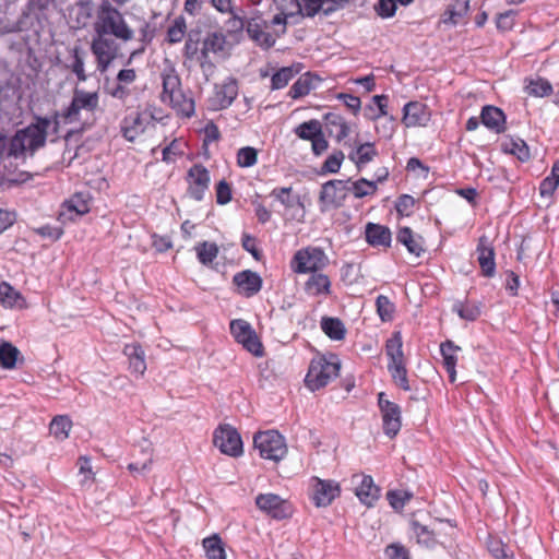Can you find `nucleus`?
Masks as SVG:
<instances>
[{"label": "nucleus", "instance_id": "f257e3e1", "mask_svg": "<svg viewBox=\"0 0 559 559\" xmlns=\"http://www.w3.org/2000/svg\"><path fill=\"white\" fill-rule=\"evenodd\" d=\"M50 123L49 118L37 117L36 122L16 131L10 140L0 134V162L5 157L24 158L26 153L33 155L45 145Z\"/></svg>", "mask_w": 559, "mask_h": 559}, {"label": "nucleus", "instance_id": "f03ea898", "mask_svg": "<svg viewBox=\"0 0 559 559\" xmlns=\"http://www.w3.org/2000/svg\"><path fill=\"white\" fill-rule=\"evenodd\" d=\"M98 106V94L96 92H85L75 88L71 104L62 110L57 112L55 118L50 120V127L53 126V131H58L60 123H74L82 121V112L91 114Z\"/></svg>", "mask_w": 559, "mask_h": 559}, {"label": "nucleus", "instance_id": "7ed1b4c3", "mask_svg": "<svg viewBox=\"0 0 559 559\" xmlns=\"http://www.w3.org/2000/svg\"><path fill=\"white\" fill-rule=\"evenodd\" d=\"M340 361L335 356L326 358L324 356L316 357L309 365L305 383L311 391L320 390L335 379L340 372Z\"/></svg>", "mask_w": 559, "mask_h": 559}, {"label": "nucleus", "instance_id": "20e7f679", "mask_svg": "<svg viewBox=\"0 0 559 559\" xmlns=\"http://www.w3.org/2000/svg\"><path fill=\"white\" fill-rule=\"evenodd\" d=\"M402 347L403 341L401 333H393L385 344V354L390 359L388 369L394 383L404 391H409L411 386L408 383L406 364Z\"/></svg>", "mask_w": 559, "mask_h": 559}, {"label": "nucleus", "instance_id": "39448f33", "mask_svg": "<svg viewBox=\"0 0 559 559\" xmlns=\"http://www.w3.org/2000/svg\"><path fill=\"white\" fill-rule=\"evenodd\" d=\"M329 264V257L320 247L308 246L294 253L290 267L295 273H317Z\"/></svg>", "mask_w": 559, "mask_h": 559}, {"label": "nucleus", "instance_id": "423d86ee", "mask_svg": "<svg viewBox=\"0 0 559 559\" xmlns=\"http://www.w3.org/2000/svg\"><path fill=\"white\" fill-rule=\"evenodd\" d=\"M253 443L261 457L265 460L280 462L287 454L285 438L276 430H267L255 433Z\"/></svg>", "mask_w": 559, "mask_h": 559}, {"label": "nucleus", "instance_id": "0eeeda50", "mask_svg": "<svg viewBox=\"0 0 559 559\" xmlns=\"http://www.w3.org/2000/svg\"><path fill=\"white\" fill-rule=\"evenodd\" d=\"M230 333L235 340L252 355H263V346L251 324L242 319H235L229 324Z\"/></svg>", "mask_w": 559, "mask_h": 559}, {"label": "nucleus", "instance_id": "6e6552de", "mask_svg": "<svg viewBox=\"0 0 559 559\" xmlns=\"http://www.w3.org/2000/svg\"><path fill=\"white\" fill-rule=\"evenodd\" d=\"M216 448L224 454L239 456L242 454V441L237 430L229 426H219L213 437Z\"/></svg>", "mask_w": 559, "mask_h": 559}, {"label": "nucleus", "instance_id": "1a4fd4ad", "mask_svg": "<svg viewBox=\"0 0 559 559\" xmlns=\"http://www.w3.org/2000/svg\"><path fill=\"white\" fill-rule=\"evenodd\" d=\"M255 504L275 520L287 519L293 513L290 503L275 493H260L255 498Z\"/></svg>", "mask_w": 559, "mask_h": 559}, {"label": "nucleus", "instance_id": "9d476101", "mask_svg": "<svg viewBox=\"0 0 559 559\" xmlns=\"http://www.w3.org/2000/svg\"><path fill=\"white\" fill-rule=\"evenodd\" d=\"M378 404L382 414L383 431L388 437L393 438L401 429V408L386 400L383 392L378 395Z\"/></svg>", "mask_w": 559, "mask_h": 559}, {"label": "nucleus", "instance_id": "9b49d317", "mask_svg": "<svg viewBox=\"0 0 559 559\" xmlns=\"http://www.w3.org/2000/svg\"><path fill=\"white\" fill-rule=\"evenodd\" d=\"M349 180H330L325 182L320 192L319 200L324 207H340L343 205L349 191Z\"/></svg>", "mask_w": 559, "mask_h": 559}, {"label": "nucleus", "instance_id": "f8f14e48", "mask_svg": "<svg viewBox=\"0 0 559 559\" xmlns=\"http://www.w3.org/2000/svg\"><path fill=\"white\" fill-rule=\"evenodd\" d=\"M312 481V500L316 507H328L340 496L341 488L338 483L332 479H320L313 477Z\"/></svg>", "mask_w": 559, "mask_h": 559}, {"label": "nucleus", "instance_id": "ddd939ff", "mask_svg": "<svg viewBox=\"0 0 559 559\" xmlns=\"http://www.w3.org/2000/svg\"><path fill=\"white\" fill-rule=\"evenodd\" d=\"M188 182H189L188 192H189L190 197L197 201H201L204 197L205 191L209 189V185H210L209 170L201 164L193 165L188 170Z\"/></svg>", "mask_w": 559, "mask_h": 559}, {"label": "nucleus", "instance_id": "4468645a", "mask_svg": "<svg viewBox=\"0 0 559 559\" xmlns=\"http://www.w3.org/2000/svg\"><path fill=\"white\" fill-rule=\"evenodd\" d=\"M267 23L260 15L254 13L246 20V31L249 37L258 45L264 48H271L275 44V38L266 32Z\"/></svg>", "mask_w": 559, "mask_h": 559}, {"label": "nucleus", "instance_id": "2eb2a0df", "mask_svg": "<svg viewBox=\"0 0 559 559\" xmlns=\"http://www.w3.org/2000/svg\"><path fill=\"white\" fill-rule=\"evenodd\" d=\"M430 120L428 107L420 102H409L403 108L402 122L407 128L424 127Z\"/></svg>", "mask_w": 559, "mask_h": 559}, {"label": "nucleus", "instance_id": "dca6fc26", "mask_svg": "<svg viewBox=\"0 0 559 559\" xmlns=\"http://www.w3.org/2000/svg\"><path fill=\"white\" fill-rule=\"evenodd\" d=\"M233 283L237 286L239 294L248 298L258 294L262 288L261 276L251 270L236 273Z\"/></svg>", "mask_w": 559, "mask_h": 559}, {"label": "nucleus", "instance_id": "f3484780", "mask_svg": "<svg viewBox=\"0 0 559 559\" xmlns=\"http://www.w3.org/2000/svg\"><path fill=\"white\" fill-rule=\"evenodd\" d=\"M353 483L356 484L355 493L364 504L371 507L378 500L379 488L374 485L371 476L355 475Z\"/></svg>", "mask_w": 559, "mask_h": 559}, {"label": "nucleus", "instance_id": "a211bd4d", "mask_svg": "<svg viewBox=\"0 0 559 559\" xmlns=\"http://www.w3.org/2000/svg\"><path fill=\"white\" fill-rule=\"evenodd\" d=\"M477 261L481 269V273L486 277H492L496 272L495 250L490 246L487 237L479 238L477 245Z\"/></svg>", "mask_w": 559, "mask_h": 559}, {"label": "nucleus", "instance_id": "6ab92c4d", "mask_svg": "<svg viewBox=\"0 0 559 559\" xmlns=\"http://www.w3.org/2000/svg\"><path fill=\"white\" fill-rule=\"evenodd\" d=\"M92 206V199L88 193L79 192L64 201L62 204V211L60 212V218L66 217L70 214L69 218L73 219V213L75 216H81L90 212Z\"/></svg>", "mask_w": 559, "mask_h": 559}, {"label": "nucleus", "instance_id": "aec40b11", "mask_svg": "<svg viewBox=\"0 0 559 559\" xmlns=\"http://www.w3.org/2000/svg\"><path fill=\"white\" fill-rule=\"evenodd\" d=\"M108 33L124 41L131 39L133 36V31L127 25L121 13L107 5V34Z\"/></svg>", "mask_w": 559, "mask_h": 559}, {"label": "nucleus", "instance_id": "412c9836", "mask_svg": "<svg viewBox=\"0 0 559 559\" xmlns=\"http://www.w3.org/2000/svg\"><path fill=\"white\" fill-rule=\"evenodd\" d=\"M480 119L481 123L486 128L497 134L502 133L506 130V115L500 108L496 106H484L481 108Z\"/></svg>", "mask_w": 559, "mask_h": 559}, {"label": "nucleus", "instance_id": "4be33fe9", "mask_svg": "<svg viewBox=\"0 0 559 559\" xmlns=\"http://www.w3.org/2000/svg\"><path fill=\"white\" fill-rule=\"evenodd\" d=\"M326 131L336 142L344 141L350 133V127L344 117L336 112H328L323 117Z\"/></svg>", "mask_w": 559, "mask_h": 559}, {"label": "nucleus", "instance_id": "5701e85b", "mask_svg": "<svg viewBox=\"0 0 559 559\" xmlns=\"http://www.w3.org/2000/svg\"><path fill=\"white\" fill-rule=\"evenodd\" d=\"M129 361V369L136 376H142L146 370L145 354L141 345L128 344L123 349Z\"/></svg>", "mask_w": 559, "mask_h": 559}, {"label": "nucleus", "instance_id": "b1692460", "mask_svg": "<svg viewBox=\"0 0 559 559\" xmlns=\"http://www.w3.org/2000/svg\"><path fill=\"white\" fill-rule=\"evenodd\" d=\"M392 239L391 230L379 224L368 223L366 226V240L373 247H390Z\"/></svg>", "mask_w": 559, "mask_h": 559}, {"label": "nucleus", "instance_id": "393cba45", "mask_svg": "<svg viewBox=\"0 0 559 559\" xmlns=\"http://www.w3.org/2000/svg\"><path fill=\"white\" fill-rule=\"evenodd\" d=\"M136 79L134 69H122L116 76V84L107 93L118 99H124L130 91L127 85L132 84Z\"/></svg>", "mask_w": 559, "mask_h": 559}, {"label": "nucleus", "instance_id": "a878e982", "mask_svg": "<svg viewBox=\"0 0 559 559\" xmlns=\"http://www.w3.org/2000/svg\"><path fill=\"white\" fill-rule=\"evenodd\" d=\"M166 103L183 117L190 118L194 115V100L187 96L182 88L167 96Z\"/></svg>", "mask_w": 559, "mask_h": 559}, {"label": "nucleus", "instance_id": "bb28decb", "mask_svg": "<svg viewBox=\"0 0 559 559\" xmlns=\"http://www.w3.org/2000/svg\"><path fill=\"white\" fill-rule=\"evenodd\" d=\"M166 103L183 117L190 118L194 115V100L187 96L182 88L167 96Z\"/></svg>", "mask_w": 559, "mask_h": 559}, {"label": "nucleus", "instance_id": "cd10ccee", "mask_svg": "<svg viewBox=\"0 0 559 559\" xmlns=\"http://www.w3.org/2000/svg\"><path fill=\"white\" fill-rule=\"evenodd\" d=\"M105 13V2L99 5V20L96 23L97 39H94L92 44V50L97 57L98 69L100 72L105 71V40L103 36L105 34V19L102 14Z\"/></svg>", "mask_w": 559, "mask_h": 559}, {"label": "nucleus", "instance_id": "c85d7f7f", "mask_svg": "<svg viewBox=\"0 0 559 559\" xmlns=\"http://www.w3.org/2000/svg\"><path fill=\"white\" fill-rule=\"evenodd\" d=\"M320 78L317 75L307 72L298 78V80L292 85L288 95L294 98H300L310 93L311 90H314L320 83Z\"/></svg>", "mask_w": 559, "mask_h": 559}, {"label": "nucleus", "instance_id": "c756f323", "mask_svg": "<svg viewBox=\"0 0 559 559\" xmlns=\"http://www.w3.org/2000/svg\"><path fill=\"white\" fill-rule=\"evenodd\" d=\"M238 95V83L236 79L228 78L216 91V99L221 109L229 107Z\"/></svg>", "mask_w": 559, "mask_h": 559}, {"label": "nucleus", "instance_id": "7c9ffc66", "mask_svg": "<svg viewBox=\"0 0 559 559\" xmlns=\"http://www.w3.org/2000/svg\"><path fill=\"white\" fill-rule=\"evenodd\" d=\"M305 290L312 296L330 295L331 281L328 275L317 272L305 283Z\"/></svg>", "mask_w": 559, "mask_h": 559}, {"label": "nucleus", "instance_id": "2f4dec72", "mask_svg": "<svg viewBox=\"0 0 559 559\" xmlns=\"http://www.w3.org/2000/svg\"><path fill=\"white\" fill-rule=\"evenodd\" d=\"M143 118L140 112L126 117L121 123V133L123 138L133 142L142 132H144Z\"/></svg>", "mask_w": 559, "mask_h": 559}, {"label": "nucleus", "instance_id": "473e14b6", "mask_svg": "<svg viewBox=\"0 0 559 559\" xmlns=\"http://www.w3.org/2000/svg\"><path fill=\"white\" fill-rule=\"evenodd\" d=\"M396 239L407 248L409 253L416 257H419L424 251L421 236L414 235L409 227H402L397 233Z\"/></svg>", "mask_w": 559, "mask_h": 559}, {"label": "nucleus", "instance_id": "72a5a7b5", "mask_svg": "<svg viewBox=\"0 0 559 559\" xmlns=\"http://www.w3.org/2000/svg\"><path fill=\"white\" fill-rule=\"evenodd\" d=\"M162 81L163 92L160 98L163 103H166L167 96L181 88V79L176 69L173 66H169L163 70Z\"/></svg>", "mask_w": 559, "mask_h": 559}, {"label": "nucleus", "instance_id": "f704fd0d", "mask_svg": "<svg viewBox=\"0 0 559 559\" xmlns=\"http://www.w3.org/2000/svg\"><path fill=\"white\" fill-rule=\"evenodd\" d=\"M461 348L459 346L454 345V343L452 341H447V342L442 343L440 346L441 355L443 357V366L449 373V378H450L451 382L455 381V377H456L455 366H456V361H457L455 352H457Z\"/></svg>", "mask_w": 559, "mask_h": 559}, {"label": "nucleus", "instance_id": "c9c22d12", "mask_svg": "<svg viewBox=\"0 0 559 559\" xmlns=\"http://www.w3.org/2000/svg\"><path fill=\"white\" fill-rule=\"evenodd\" d=\"M501 147L504 153L515 155L521 162H526L531 158L527 144L520 138L504 140Z\"/></svg>", "mask_w": 559, "mask_h": 559}, {"label": "nucleus", "instance_id": "e433bc0d", "mask_svg": "<svg viewBox=\"0 0 559 559\" xmlns=\"http://www.w3.org/2000/svg\"><path fill=\"white\" fill-rule=\"evenodd\" d=\"M378 155V151L373 143L366 142L360 144L349 155V159L353 160L358 168L370 163Z\"/></svg>", "mask_w": 559, "mask_h": 559}, {"label": "nucleus", "instance_id": "4c0bfd02", "mask_svg": "<svg viewBox=\"0 0 559 559\" xmlns=\"http://www.w3.org/2000/svg\"><path fill=\"white\" fill-rule=\"evenodd\" d=\"M0 304L4 307L22 308L25 305V300L22 295L15 290L11 285L5 282L0 283Z\"/></svg>", "mask_w": 559, "mask_h": 559}, {"label": "nucleus", "instance_id": "58836bf2", "mask_svg": "<svg viewBox=\"0 0 559 559\" xmlns=\"http://www.w3.org/2000/svg\"><path fill=\"white\" fill-rule=\"evenodd\" d=\"M388 96L386 95H376L372 97V102L369 105H366L364 108V115L368 120H377L380 117L386 116L388 111Z\"/></svg>", "mask_w": 559, "mask_h": 559}, {"label": "nucleus", "instance_id": "ea45409f", "mask_svg": "<svg viewBox=\"0 0 559 559\" xmlns=\"http://www.w3.org/2000/svg\"><path fill=\"white\" fill-rule=\"evenodd\" d=\"M321 329L331 340L341 341L345 337L346 329L337 318L323 317Z\"/></svg>", "mask_w": 559, "mask_h": 559}, {"label": "nucleus", "instance_id": "a19ab883", "mask_svg": "<svg viewBox=\"0 0 559 559\" xmlns=\"http://www.w3.org/2000/svg\"><path fill=\"white\" fill-rule=\"evenodd\" d=\"M226 37L224 34L214 32L207 34L202 45V58L206 59L210 52L217 53L224 50Z\"/></svg>", "mask_w": 559, "mask_h": 559}, {"label": "nucleus", "instance_id": "79ce46f5", "mask_svg": "<svg viewBox=\"0 0 559 559\" xmlns=\"http://www.w3.org/2000/svg\"><path fill=\"white\" fill-rule=\"evenodd\" d=\"M72 428V421L71 419L66 415H58L53 417V419L50 423V433L57 439V440H66L69 437V432Z\"/></svg>", "mask_w": 559, "mask_h": 559}, {"label": "nucleus", "instance_id": "37998d69", "mask_svg": "<svg viewBox=\"0 0 559 559\" xmlns=\"http://www.w3.org/2000/svg\"><path fill=\"white\" fill-rule=\"evenodd\" d=\"M203 547L207 559H226L221 537L216 534L203 539Z\"/></svg>", "mask_w": 559, "mask_h": 559}, {"label": "nucleus", "instance_id": "c03bdc74", "mask_svg": "<svg viewBox=\"0 0 559 559\" xmlns=\"http://www.w3.org/2000/svg\"><path fill=\"white\" fill-rule=\"evenodd\" d=\"M20 350L9 342H3L0 348V367L3 369H13L20 357Z\"/></svg>", "mask_w": 559, "mask_h": 559}, {"label": "nucleus", "instance_id": "a18cd8bd", "mask_svg": "<svg viewBox=\"0 0 559 559\" xmlns=\"http://www.w3.org/2000/svg\"><path fill=\"white\" fill-rule=\"evenodd\" d=\"M481 305L476 302H461L457 301L453 305V311L459 314L461 319L467 321H475L481 313Z\"/></svg>", "mask_w": 559, "mask_h": 559}, {"label": "nucleus", "instance_id": "49530a36", "mask_svg": "<svg viewBox=\"0 0 559 559\" xmlns=\"http://www.w3.org/2000/svg\"><path fill=\"white\" fill-rule=\"evenodd\" d=\"M195 251L199 261L207 265L217 258L219 249L215 242L203 241L195 246Z\"/></svg>", "mask_w": 559, "mask_h": 559}, {"label": "nucleus", "instance_id": "de8ad7c7", "mask_svg": "<svg viewBox=\"0 0 559 559\" xmlns=\"http://www.w3.org/2000/svg\"><path fill=\"white\" fill-rule=\"evenodd\" d=\"M411 525L418 544L428 548L435 546V533L428 526L420 524L418 521H412Z\"/></svg>", "mask_w": 559, "mask_h": 559}, {"label": "nucleus", "instance_id": "09e8293b", "mask_svg": "<svg viewBox=\"0 0 559 559\" xmlns=\"http://www.w3.org/2000/svg\"><path fill=\"white\" fill-rule=\"evenodd\" d=\"M322 130L321 122L317 119L302 122L295 129V134L302 140L314 138Z\"/></svg>", "mask_w": 559, "mask_h": 559}, {"label": "nucleus", "instance_id": "8fccbe9b", "mask_svg": "<svg viewBox=\"0 0 559 559\" xmlns=\"http://www.w3.org/2000/svg\"><path fill=\"white\" fill-rule=\"evenodd\" d=\"M298 73L293 67H284L275 72L271 79L272 90H281Z\"/></svg>", "mask_w": 559, "mask_h": 559}, {"label": "nucleus", "instance_id": "3c124183", "mask_svg": "<svg viewBox=\"0 0 559 559\" xmlns=\"http://www.w3.org/2000/svg\"><path fill=\"white\" fill-rule=\"evenodd\" d=\"M349 191L358 199L372 195L377 191V182L360 178L349 186Z\"/></svg>", "mask_w": 559, "mask_h": 559}, {"label": "nucleus", "instance_id": "603ef678", "mask_svg": "<svg viewBox=\"0 0 559 559\" xmlns=\"http://www.w3.org/2000/svg\"><path fill=\"white\" fill-rule=\"evenodd\" d=\"M187 29L186 20L183 16H178L175 19L174 23L169 26L167 31V39L170 44H177L182 40L185 37Z\"/></svg>", "mask_w": 559, "mask_h": 559}, {"label": "nucleus", "instance_id": "864d4df0", "mask_svg": "<svg viewBox=\"0 0 559 559\" xmlns=\"http://www.w3.org/2000/svg\"><path fill=\"white\" fill-rule=\"evenodd\" d=\"M377 312L384 322L391 321L395 311L394 304L384 295H380L376 300Z\"/></svg>", "mask_w": 559, "mask_h": 559}, {"label": "nucleus", "instance_id": "5fc2aeb1", "mask_svg": "<svg viewBox=\"0 0 559 559\" xmlns=\"http://www.w3.org/2000/svg\"><path fill=\"white\" fill-rule=\"evenodd\" d=\"M257 160L258 151L254 147L245 146L237 152V165L241 168L252 167Z\"/></svg>", "mask_w": 559, "mask_h": 559}, {"label": "nucleus", "instance_id": "6e6d98bb", "mask_svg": "<svg viewBox=\"0 0 559 559\" xmlns=\"http://www.w3.org/2000/svg\"><path fill=\"white\" fill-rule=\"evenodd\" d=\"M527 93L537 97L548 96L552 93L551 84L545 79L532 80L526 85Z\"/></svg>", "mask_w": 559, "mask_h": 559}, {"label": "nucleus", "instance_id": "4d7b16f0", "mask_svg": "<svg viewBox=\"0 0 559 559\" xmlns=\"http://www.w3.org/2000/svg\"><path fill=\"white\" fill-rule=\"evenodd\" d=\"M469 8V1H456L452 8L448 9L445 14L449 15L448 19H444V22L450 21L452 24L460 23L461 19L466 14Z\"/></svg>", "mask_w": 559, "mask_h": 559}, {"label": "nucleus", "instance_id": "13d9d810", "mask_svg": "<svg viewBox=\"0 0 559 559\" xmlns=\"http://www.w3.org/2000/svg\"><path fill=\"white\" fill-rule=\"evenodd\" d=\"M386 498L394 510H402L413 498V493L406 490H393L386 493Z\"/></svg>", "mask_w": 559, "mask_h": 559}, {"label": "nucleus", "instance_id": "bf43d9fd", "mask_svg": "<svg viewBox=\"0 0 559 559\" xmlns=\"http://www.w3.org/2000/svg\"><path fill=\"white\" fill-rule=\"evenodd\" d=\"M301 2V12L307 16L316 15L320 10H323L325 13L334 10L332 5L328 8H323L325 1L324 0H299Z\"/></svg>", "mask_w": 559, "mask_h": 559}, {"label": "nucleus", "instance_id": "052dcab7", "mask_svg": "<svg viewBox=\"0 0 559 559\" xmlns=\"http://www.w3.org/2000/svg\"><path fill=\"white\" fill-rule=\"evenodd\" d=\"M271 197L280 201L285 207L290 209L298 202V197L292 195V187L275 188L271 192Z\"/></svg>", "mask_w": 559, "mask_h": 559}, {"label": "nucleus", "instance_id": "680f3d73", "mask_svg": "<svg viewBox=\"0 0 559 559\" xmlns=\"http://www.w3.org/2000/svg\"><path fill=\"white\" fill-rule=\"evenodd\" d=\"M182 143L178 140H173L162 151L163 160L166 163H173L177 157L183 155Z\"/></svg>", "mask_w": 559, "mask_h": 559}, {"label": "nucleus", "instance_id": "e2e57ef3", "mask_svg": "<svg viewBox=\"0 0 559 559\" xmlns=\"http://www.w3.org/2000/svg\"><path fill=\"white\" fill-rule=\"evenodd\" d=\"M277 10L284 15H295L301 12L299 0H273Z\"/></svg>", "mask_w": 559, "mask_h": 559}, {"label": "nucleus", "instance_id": "0e129e2a", "mask_svg": "<svg viewBox=\"0 0 559 559\" xmlns=\"http://www.w3.org/2000/svg\"><path fill=\"white\" fill-rule=\"evenodd\" d=\"M344 157L345 156L342 151H335L325 159L322 166V170L330 174L337 173L341 168Z\"/></svg>", "mask_w": 559, "mask_h": 559}, {"label": "nucleus", "instance_id": "69168bd1", "mask_svg": "<svg viewBox=\"0 0 559 559\" xmlns=\"http://www.w3.org/2000/svg\"><path fill=\"white\" fill-rule=\"evenodd\" d=\"M68 68H70L71 71L76 74L79 81H85L86 80V75H85V71H84L83 58H82V56L80 53V50L78 48L73 49L72 61L68 66Z\"/></svg>", "mask_w": 559, "mask_h": 559}, {"label": "nucleus", "instance_id": "338daca9", "mask_svg": "<svg viewBox=\"0 0 559 559\" xmlns=\"http://www.w3.org/2000/svg\"><path fill=\"white\" fill-rule=\"evenodd\" d=\"M415 203V199L412 195L402 194L396 201L395 209L399 214L409 216L413 213Z\"/></svg>", "mask_w": 559, "mask_h": 559}, {"label": "nucleus", "instance_id": "774afa93", "mask_svg": "<svg viewBox=\"0 0 559 559\" xmlns=\"http://www.w3.org/2000/svg\"><path fill=\"white\" fill-rule=\"evenodd\" d=\"M231 200L230 186L225 181L221 180L216 186V202L218 204H227Z\"/></svg>", "mask_w": 559, "mask_h": 559}]
</instances>
